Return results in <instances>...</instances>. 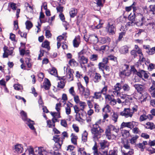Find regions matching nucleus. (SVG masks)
Returning a JSON list of instances; mask_svg holds the SVG:
<instances>
[{
	"label": "nucleus",
	"mask_w": 155,
	"mask_h": 155,
	"mask_svg": "<svg viewBox=\"0 0 155 155\" xmlns=\"http://www.w3.org/2000/svg\"><path fill=\"white\" fill-rule=\"evenodd\" d=\"M91 132L93 135V138L98 140L101 137V134L104 132V130L97 124L93 125V127L91 129Z\"/></svg>",
	"instance_id": "1"
},
{
	"label": "nucleus",
	"mask_w": 155,
	"mask_h": 155,
	"mask_svg": "<svg viewBox=\"0 0 155 155\" xmlns=\"http://www.w3.org/2000/svg\"><path fill=\"white\" fill-rule=\"evenodd\" d=\"M123 82L121 81V83H117L114 87V89L116 91L115 92L117 94L119 93V91L122 89L125 92H128L130 90V87L129 85L127 83L123 84Z\"/></svg>",
	"instance_id": "2"
},
{
	"label": "nucleus",
	"mask_w": 155,
	"mask_h": 155,
	"mask_svg": "<svg viewBox=\"0 0 155 155\" xmlns=\"http://www.w3.org/2000/svg\"><path fill=\"white\" fill-rule=\"evenodd\" d=\"M59 135H56L53 136V140L55 142V146H56V148L57 149H60L62 144V141L60 143V138H59Z\"/></svg>",
	"instance_id": "3"
},
{
	"label": "nucleus",
	"mask_w": 155,
	"mask_h": 155,
	"mask_svg": "<svg viewBox=\"0 0 155 155\" xmlns=\"http://www.w3.org/2000/svg\"><path fill=\"white\" fill-rule=\"evenodd\" d=\"M120 115L122 116H124L126 117H131L133 115L132 112L129 108H125L124 111L120 112Z\"/></svg>",
	"instance_id": "4"
},
{
	"label": "nucleus",
	"mask_w": 155,
	"mask_h": 155,
	"mask_svg": "<svg viewBox=\"0 0 155 155\" xmlns=\"http://www.w3.org/2000/svg\"><path fill=\"white\" fill-rule=\"evenodd\" d=\"M78 60L80 64H83L87 63L88 61V58L84 55L78 56Z\"/></svg>",
	"instance_id": "5"
},
{
	"label": "nucleus",
	"mask_w": 155,
	"mask_h": 155,
	"mask_svg": "<svg viewBox=\"0 0 155 155\" xmlns=\"http://www.w3.org/2000/svg\"><path fill=\"white\" fill-rule=\"evenodd\" d=\"M115 25H110V24H108V28H107V31L109 32V35H113L115 33V30H116Z\"/></svg>",
	"instance_id": "6"
},
{
	"label": "nucleus",
	"mask_w": 155,
	"mask_h": 155,
	"mask_svg": "<svg viewBox=\"0 0 155 155\" xmlns=\"http://www.w3.org/2000/svg\"><path fill=\"white\" fill-rule=\"evenodd\" d=\"M134 86L138 92L140 93V94H142L144 89V87L143 85L140 84H135Z\"/></svg>",
	"instance_id": "7"
},
{
	"label": "nucleus",
	"mask_w": 155,
	"mask_h": 155,
	"mask_svg": "<svg viewBox=\"0 0 155 155\" xmlns=\"http://www.w3.org/2000/svg\"><path fill=\"white\" fill-rule=\"evenodd\" d=\"M41 147H35L34 155H43L42 154V152L44 150Z\"/></svg>",
	"instance_id": "8"
},
{
	"label": "nucleus",
	"mask_w": 155,
	"mask_h": 155,
	"mask_svg": "<svg viewBox=\"0 0 155 155\" xmlns=\"http://www.w3.org/2000/svg\"><path fill=\"white\" fill-rule=\"evenodd\" d=\"M73 70L71 69L69 66H68L66 70V72L68 78L69 79L73 78V74L72 71Z\"/></svg>",
	"instance_id": "9"
},
{
	"label": "nucleus",
	"mask_w": 155,
	"mask_h": 155,
	"mask_svg": "<svg viewBox=\"0 0 155 155\" xmlns=\"http://www.w3.org/2000/svg\"><path fill=\"white\" fill-rule=\"evenodd\" d=\"M146 26L147 27V28L150 30H152L154 31L155 30V23L153 21L150 22L147 24Z\"/></svg>",
	"instance_id": "10"
},
{
	"label": "nucleus",
	"mask_w": 155,
	"mask_h": 155,
	"mask_svg": "<svg viewBox=\"0 0 155 155\" xmlns=\"http://www.w3.org/2000/svg\"><path fill=\"white\" fill-rule=\"evenodd\" d=\"M22 120L25 122L28 121L29 119L27 118V113L23 110H22L20 113Z\"/></svg>",
	"instance_id": "11"
},
{
	"label": "nucleus",
	"mask_w": 155,
	"mask_h": 155,
	"mask_svg": "<svg viewBox=\"0 0 155 155\" xmlns=\"http://www.w3.org/2000/svg\"><path fill=\"white\" fill-rule=\"evenodd\" d=\"M25 123L31 130H35V127L33 126V125L35 124L34 121L31 120L30 119H29Z\"/></svg>",
	"instance_id": "12"
},
{
	"label": "nucleus",
	"mask_w": 155,
	"mask_h": 155,
	"mask_svg": "<svg viewBox=\"0 0 155 155\" xmlns=\"http://www.w3.org/2000/svg\"><path fill=\"white\" fill-rule=\"evenodd\" d=\"M45 84L44 85V88L46 90H48L50 89L51 86V84L50 81L47 78L45 79Z\"/></svg>",
	"instance_id": "13"
},
{
	"label": "nucleus",
	"mask_w": 155,
	"mask_h": 155,
	"mask_svg": "<svg viewBox=\"0 0 155 155\" xmlns=\"http://www.w3.org/2000/svg\"><path fill=\"white\" fill-rule=\"evenodd\" d=\"M77 13V10L75 8H72L71 9L70 12V15L71 18L74 17Z\"/></svg>",
	"instance_id": "14"
},
{
	"label": "nucleus",
	"mask_w": 155,
	"mask_h": 155,
	"mask_svg": "<svg viewBox=\"0 0 155 155\" xmlns=\"http://www.w3.org/2000/svg\"><path fill=\"white\" fill-rule=\"evenodd\" d=\"M14 150L17 152L21 153L23 150V148L21 144H18L15 146Z\"/></svg>",
	"instance_id": "15"
},
{
	"label": "nucleus",
	"mask_w": 155,
	"mask_h": 155,
	"mask_svg": "<svg viewBox=\"0 0 155 155\" xmlns=\"http://www.w3.org/2000/svg\"><path fill=\"white\" fill-rule=\"evenodd\" d=\"M147 126H145V128L146 129L153 130L155 128V125L153 123L148 122L146 123Z\"/></svg>",
	"instance_id": "16"
},
{
	"label": "nucleus",
	"mask_w": 155,
	"mask_h": 155,
	"mask_svg": "<svg viewBox=\"0 0 155 155\" xmlns=\"http://www.w3.org/2000/svg\"><path fill=\"white\" fill-rule=\"evenodd\" d=\"M41 46L43 48H47L48 50L50 49V47L49 46V42L47 40H45L43 42L41 45Z\"/></svg>",
	"instance_id": "17"
},
{
	"label": "nucleus",
	"mask_w": 155,
	"mask_h": 155,
	"mask_svg": "<svg viewBox=\"0 0 155 155\" xmlns=\"http://www.w3.org/2000/svg\"><path fill=\"white\" fill-rule=\"evenodd\" d=\"M101 76L100 74L98 73H96L94 77V81L95 83L98 82L101 80Z\"/></svg>",
	"instance_id": "18"
},
{
	"label": "nucleus",
	"mask_w": 155,
	"mask_h": 155,
	"mask_svg": "<svg viewBox=\"0 0 155 155\" xmlns=\"http://www.w3.org/2000/svg\"><path fill=\"white\" fill-rule=\"evenodd\" d=\"M25 25H26V28L28 30L30 29L32 27L33 25L32 22L31 21L28 20L26 21Z\"/></svg>",
	"instance_id": "19"
},
{
	"label": "nucleus",
	"mask_w": 155,
	"mask_h": 155,
	"mask_svg": "<svg viewBox=\"0 0 155 155\" xmlns=\"http://www.w3.org/2000/svg\"><path fill=\"white\" fill-rule=\"evenodd\" d=\"M100 144L101 148L102 149H104L106 147H108V145L107 144V142L104 140L103 142H100Z\"/></svg>",
	"instance_id": "20"
},
{
	"label": "nucleus",
	"mask_w": 155,
	"mask_h": 155,
	"mask_svg": "<svg viewBox=\"0 0 155 155\" xmlns=\"http://www.w3.org/2000/svg\"><path fill=\"white\" fill-rule=\"evenodd\" d=\"M72 136L71 138V142L72 143L75 145H77V140L78 139V137L74 135L72 133L71 135V137Z\"/></svg>",
	"instance_id": "21"
},
{
	"label": "nucleus",
	"mask_w": 155,
	"mask_h": 155,
	"mask_svg": "<svg viewBox=\"0 0 155 155\" xmlns=\"http://www.w3.org/2000/svg\"><path fill=\"white\" fill-rule=\"evenodd\" d=\"M78 89L80 92L83 93L85 91V88L82 85L81 83H78L77 84Z\"/></svg>",
	"instance_id": "22"
},
{
	"label": "nucleus",
	"mask_w": 155,
	"mask_h": 155,
	"mask_svg": "<svg viewBox=\"0 0 155 155\" xmlns=\"http://www.w3.org/2000/svg\"><path fill=\"white\" fill-rule=\"evenodd\" d=\"M139 138V136L137 135H135V136L133 137L130 140V143L132 144L135 143L137 139Z\"/></svg>",
	"instance_id": "23"
},
{
	"label": "nucleus",
	"mask_w": 155,
	"mask_h": 155,
	"mask_svg": "<svg viewBox=\"0 0 155 155\" xmlns=\"http://www.w3.org/2000/svg\"><path fill=\"white\" fill-rule=\"evenodd\" d=\"M125 127H127L130 128L129 122H123L121 125L120 129H121Z\"/></svg>",
	"instance_id": "24"
},
{
	"label": "nucleus",
	"mask_w": 155,
	"mask_h": 155,
	"mask_svg": "<svg viewBox=\"0 0 155 155\" xmlns=\"http://www.w3.org/2000/svg\"><path fill=\"white\" fill-rule=\"evenodd\" d=\"M136 17V15L135 13H133L132 14L131 13L129 15L128 18V19L130 21H135V18Z\"/></svg>",
	"instance_id": "25"
},
{
	"label": "nucleus",
	"mask_w": 155,
	"mask_h": 155,
	"mask_svg": "<svg viewBox=\"0 0 155 155\" xmlns=\"http://www.w3.org/2000/svg\"><path fill=\"white\" fill-rule=\"evenodd\" d=\"M73 107L75 113H76V114H78L79 116V117L80 119H81V118L80 116V113H79V112L80 111V109H79L78 107L76 105H75Z\"/></svg>",
	"instance_id": "26"
},
{
	"label": "nucleus",
	"mask_w": 155,
	"mask_h": 155,
	"mask_svg": "<svg viewBox=\"0 0 155 155\" xmlns=\"http://www.w3.org/2000/svg\"><path fill=\"white\" fill-rule=\"evenodd\" d=\"M65 83L64 81H61L58 83L57 87L61 89H63L65 86Z\"/></svg>",
	"instance_id": "27"
},
{
	"label": "nucleus",
	"mask_w": 155,
	"mask_h": 155,
	"mask_svg": "<svg viewBox=\"0 0 155 155\" xmlns=\"http://www.w3.org/2000/svg\"><path fill=\"white\" fill-rule=\"evenodd\" d=\"M112 120L114 121V122H117L118 117V115L117 113L114 112L112 115Z\"/></svg>",
	"instance_id": "28"
},
{
	"label": "nucleus",
	"mask_w": 155,
	"mask_h": 155,
	"mask_svg": "<svg viewBox=\"0 0 155 155\" xmlns=\"http://www.w3.org/2000/svg\"><path fill=\"white\" fill-rule=\"evenodd\" d=\"M129 123L130 124V129L134 128V126H137L138 125V123L134 121H132V122H129Z\"/></svg>",
	"instance_id": "29"
},
{
	"label": "nucleus",
	"mask_w": 155,
	"mask_h": 155,
	"mask_svg": "<svg viewBox=\"0 0 155 155\" xmlns=\"http://www.w3.org/2000/svg\"><path fill=\"white\" fill-rule=\"evenodd\" d=\"M98 55L96 54H93L91 55L90 58L91 60L92 61H97L98 59Z\"/></svg>",
	"instance_id": "30"
},
{
	"label": "nucleus",
	"mask_w": 155,
	"mask_h": 155,
	"mask_svg": "<svg viewBox=\"0 0 155 155\" xmlns=\"http://www.w3.org/2000/svg\"><path fill=\"white\" fill-rule=\"evenodd\" d=\"M69 64L71 66L72 64H73L74 66H77L78 65V63L74 59H72L70 60L69 62Z\"/></svg>",
	"instance_id": "31"
},
{
	"label": "nucleus",
	"mask_w": 155,
	"mask_h": 155,
	"mask_svg": "<svg viewBox=\"0 0 155 155\" xmlns=\"http://www.w3.org/2000/svg\"><path fill=\"white\" fill-rule=\"evenodd\" d=\"M108 127L111 130L114 131L117 133L119 131V129H117L114 126L110 125L108 126Z\"/></svg>",
	"instance_id": "32"
},
{
	"label": "nucleus",
	"mask_w": 155,
	"mask_h": 155,
	"mask_svg": "<svg viewBox=\"0 0 155 155\" xmlns=\"http://www.w3.org/2000/svg\"><path fill=\"white\" fill-rule=\"evenodd\" d=\"M144 72V70H142L140 71H137V72L135 74H137L138 76L140 78H142V79L143 80H144V79L142 78L143 77V73Z\"/></svg>",
	"instance_id": "33"
},
{
	"label": "nucleus",
	"mask_w": 155,
	"mask_h": 155,
	"mask_svg": "<svg viewBox=\"0 0 155 155\" xmlns=\"http://www.w3.org/2000/svg\"><path fill=\"white\" fill-rule=\"evenodd\" d=\"M50 73L51 74L54 75L56 77L58 75L57 71L56 68H52L51 70L50 71Z\"/></svg>",
	"instance_id": "34"
},
{
	"label": "nucleus",
	"mask_w": 155,
	"mask_h": 155,
	"mask_svg": "<svg viewBox=\"0 0 155 155\" xmlns=\"http://www.w3.org/2000/svg\"><path fill=\"white\" fill-rule=\"evenodd\" d=\"M101 92H95L94 93V96L93 97L94 98L96 99H100L101 97Z\"/></svg>",
	"instance_id": "35"
},
{
	"label": "nucleus",
	"mask_w": 155,
	"mask_h": 155,
	"mask_svg": "<svg viewBox=\"0 0 155 155\" xmlns=\"http://www.w3.org/2000/svg\"><path fill=\"white\" fill-rule=\"evenodd\" d=\"M118 151L116 149H113L110 150L109 152L108 155H117Z\"/></svg>",
	"instance_id": "36"
},
{
	"label": "nucleus",
	"mask_w": 155,
	"mask_h": 155,
	"mask_svg": "<svg viewBox=\"0 0 155 155\" xmlns=\"http://www.w3.org/2000/svg\"><path fill=\"white\" fill-rule=\"evenodd\" d=\"M66 105L67 107L65 108L66 113L67 115H68L71 113V108L70 105L68 104H67Z\"/></svg>",
	"instance_id": "37"
},
{
	"label": "nucleus",
	"mask_w": 155,
	"mask_h": 155,
	"mask_svg": "<svg viewBox=\"0 0 155 155\" xmlns=\"http://www.w3.org/2000/svg\"><path fill=\"white\" fill-rule=\"evenodd\" d=\"M121 53L123 54H125L128 52V49L127 47L124 46L120 50Z\"/></svg>",
	"instance_id": "38"
},
{
	"label": "nucleus",
	"mask_w": 155,
	"mask_h": 155,
	"mask_svg": "<svg viewBox=\"0 0 155 155\" xmlns=\"http://www.w3.org/2000/svg\"><path fill=\"white\" fill-rule=\"evenodd\" d=\"M73 44L74 47L75 48H78L79 45V43L76 38H75L73 41Z\"/></svg>",
	"instance_id": "39"
},
{
	"label": "nucleus",
	"mask_w": 155,
	"mask_h": 155,
	"mask_svg": "<svg viewBox=\"0 0 155 155\" xmlns=\"http://www.w3.org/2000/svg\"><path fill=\"white\" fill-rule=\"evenodd\" d=\"M132 132L134 134H138L141 133L139 129L137 127H134L132 129Z\"/></svg>",
	"instance_id": "40"
},
{
	"label": "nucleus",
	"mask_w": 155,
	"mask_h": 155,
	"mask_svg": "<svg viewBox=\"0 0 155 155\" xmlns=\"http://www.w3.org/2000/svg\"><path fill=\"white\" fill-rule=\"evenodd\" d=\"M136 3L135 2H134L133 4L130 5V6H128V7H126L125 8V9L126 12H129L130 11L132 8V6H133V5H134L135 4H136Z\"/></svg>",
	"instance_id": "41"
},
{
	"label": "nucleus",
	"mask_w": 155,
	"mask_h": 155,
	"mask_svg": "<svg viewBox=\"0 0 155 155\" xmlns=\"http://www.w3.org/2000/svg\"><path fill=\"white\" fill-rule=\"evenodd\" d=\"M28 150L29 152V154L34 155V149H33L31 146H29V148L28 149Z\"/></svg>",
	"instance_id": "42"
},
{
	"label": "nucleus",
	"mask_w": 155,
	"mask_h": 155,
	"mask_svg": "<svg viewBox=\"0 0 155 155\" xmlns=\"http://www.w3.org/2000/svg\"><path fill=\"white\" fill-rule=\"evenodd\" d=\"M51 34L50 31L48 30H46L45 31V36L47 38H49L51 37Z\"/></svg>",
	"instance_id": "43"
},
{
	"label": "nucleus",
	"mask_w": 155,
	"mask_h": 155,
	"mask_svg": "<svg viewBox=\"0 0 155 155\" xmlns=\"http://www.w3.org/2000/svg\"><path fill=\"white\" fill-rule=\"evenodd\" d=\"M18 33L20 35V36L21 37H24L25 38H27V34L26 33L24 32L23 34H22V32L20 30H19L18 31Z\"/></svg>",
	"instance_id": "44"
},
{
	"label": "nucleus",
	"mask_w": 155,
	"mask_h": 155,
	"mask_svg": "<svg viewBox=\"0 0 155 155\" xmlns=\"http://www.w3.org/2000/svg\"><path fill=\"white\" fill-rule=\"evenodd\" d=\"M63 7L62 6H61L60 5H59L56 8V9L58 12H59L60 13H62L63 12Z\"/></svg>",
	"instance_id": "45"
},
{
	"label": "nucleus",
	"mask_w": 155,
	"mask_h": 155,
	"mask_svg": "<svg viewBox=\"0 0 155 155\" xmlns=\"http://www.w3.org/2000/svg\"><path fill=\"white\" fill-rule=\"evenodd\" d=\"M45 17V15H44V13L42 12V8H41V11L40 13V15L39 16V18L40 19V21L41 23H42V22L41 20V18H44Z\"/></svg>",
	"instance_id": "46"
},
{
	"label": "nucleus",
	"mask_w": 155,
	"mask_h": 155,
	"mask_svg": "<svg viewBox=\"0 0 155 155\" xmlns=\"http://www.w3.org/2000/svg\"><path fill=\"white\" fill-rule=\"evenodd\" d=\"M137 146L140 148L141 149V150L142 151H143L144 149L145 148V147L144 146L142 143H139L137 145Z\"/></svg>",
	"instance_id": "47"
},
{
	"label": "nucleus",
	"mask_w": 155,
	"mask_h": 155,
	"mask_svg": "<svg viewBox=\"0 0 155 155\" xmlns=\"http://www.w3.org/2000/svg\"><path fill=\"white\" fill-rule=\"evenodd\" d=\"M110 60L113 61L115 62L116 63H117V58L111 55L109 57Z\"/></svg>",
	"instance_id": "48"
},
{
	"label": "nucleus",
	"mask_w": 155,
	"mask_h": 155,
	"mask_svg": "<svg viewBox=\"0 0 155 155\" xmlns=\"http://www.w3.org/2000/svg\"><path fill=\"white\" fill-rule=\"evenodd\" d=\"M94 108H95V112H98L99 111L100 108L99 105L95 103L94 104Z\"/></svg>",
	"instance_id": "49"
},
{
	"label": "nucleus",
	"mask_w": 155,
	"mask_h": 155,
	"mask_svg": "<svg viewBox=\"0 0 155 155\" xmlns=\"http://www.w3.org/2000/svg\"><path fill=\"white\" fill-rule=\"evenodd\" d=\"M141 137L146 139L149 138L150 136L146 133H142L141 135Z\"/></svg>",
	"instance_id": "50"
},
{
	"label": "nucleus",
	"mask_w": 155,
	"mask_h": 155,
	"mask_svg": "<svg viewBox=\"0 0 155 155\" xmlns=\"http://www.w3.org/2000/svg\"><path fill=\"white\" fill-rule=\"evenodd\" d=\"M74 96V100L76 104H78L80 101L79 99V96L78 95L73 96Z\"/></svg>",
	"instance_id": "51"
},
{
	"label": "nucleus",
	"mask_w": 155,
	"mask_h": 155,
	"mask_svg": "<svg viewBox=\"0 0 155 155\" xmlns=\"http://www.w3.org/2000/svg\"><path fill=\"white\" fill-rule=\"evenodd\" d=\"M123 147L127 149H130V147L129 144H128V142L127 141L126 143L124 144Z\"/></svg>",
	"instance_id": "52"
},
{
	"label": "nucleus",
	"mask_w": 155,
	"mask_h": 155,
	"mask_svg": "<svg viewBox=\"0 0 155 155\" xmlns=\"http://www.w3.org/2000/svg\"><path fill=\"white\" fill-rule=\"evenodd\" d=\"M59 17L61 21L63 22L65 21V17L63 13H61L59 14Z\"/></svg>",
	"instance_id": "53"
},
{
	"label": "nucleus",
	"mask_w": 155,
	"mask_h": 155,
	"mask_svg": "<svg viewBox=\"0 0 155 155\" xmlns=\"http://www.w3.org/2000/svg\"><path fill=\"white\" fill-rule=\"evenodd\" d=\"M61 124L62 126L64 127H66L67 125V122L64 120H61Z\"/></svg>",
	"instance_id": "54"
},
{
	"label": "nucleus",
	"mask_w": 155,
	"mask_h": 155,
	"mask_svg": "<svg viewBox=\"0 0 155 155\" xmlns=\"http://www.w3.org/2000/svg\"><path fill=\"white\" fill-rule=\"evenodd\" d=\"M99 42L102 44H104L107 42L105 37H101L100 38Z\"/></svg>",
	"instance_id": "55"
},
{
	"label": "nucleus",
	"mask_w": 155,
	"mask_h": 155,
	"mask_svg": "<svg viewBox=\"0 0 155 155\" xmlns=\"http://www.w3.org/2000/svg\"><path fill=\"white\" fill-rule=\"evenodd\" d=\"M99 68L100 69H101L102 70L104 69V68L106 66L105 64H104L102 62L99 63L98 64Z\"/></svg>",
	"instance_id": "56"
},
{
	"label": "nucleus",
	"mask_w": 155,
	"mask_h": 155,
	"mask_svg": "<svg viewBox=\"0 0 155 155\" xmlns=\"http://www.w3.org/2000/svg\"><path fill=\"white\" fill-rule=\"evenodd\" d=\"M125 35V32H121L119 33V36L118 37V40L120 41L121 40L122 38H123V36H124Z\"/></svg>",
	"instance_id": "57"
},
{
	"label": "nucleus",
	"mask_w": 155,
	"mask_h": 155,
	"mask_svg": "<svg viewBox=\"0 0 155 155\" xmlns=\"http://www.w3.org/2000/svg\"><path fill=\"white\" fill-rule=\"evenodd\" d=\"M114 96L113 95H111L109 94H107L106 95L105 97V99H107L109 101H111L113 98L112 97H114Z\"/></svg>",
	"instance_id": "58"
},
{
	"label": "nucleus",
	"mask_w": 155,
	"mask_h": 155,
	"mask_svg": "<svg viewBox=\"0 0 155 155\" xmlns=\"http://www.w3.org/2000/svg\"><path fill=\"white\" fill-rule=\"evenodd\" d=\"M107 91V86H106L104 87L102 90H101V93H103V94L104 95H105L106 94V92Z\"/></svg>",
	"instance_id": "59"
},
{
	"label": "nucleus",
	"mask_w": 155,
	"mask_h": 155,
	"mask_svg": "<svg viewBox=\"0 0 155 155\" xmlns=\"http://www.w3.org/2000/svg\"><path fill=\"white\" fill-rule=\"evenodd\" d=\"M131 54L134 56V57L135 58L137 56V52H136V51L133 50H132L131 51Z\"/></svg>",
	"instance_id": "60"
},
{
	"label": "nucleus",
	"mask_w": 155,
	"mask_h": 155,
	"mask_svg": "<svg viewBox=\"0 0 155 155\" xmlns=\"http://www.w3.org/2000/svg\"><path fill=\"white\" fill-rule=\"evenodd\" d=\"M10 7L13 10H15L17 8L16 4L13 2L11 3L10 4Z\"/></svg>",
	"instance_id": "61"
},
{
	"label": "nucleus",
	"mask_w": 155,
	"mask_h": 155,
	"mask_svg": "<svg viewBox=\"0 0 155 155\" xmlns=\"http://www.w3.org/2000/svg\"><path fill=\"white\" fill-rule=\"evenodd\" d=\"M69 93L73 96H74L75 92L74 90V88L73 87H71L69 90Z\"/></svg>",
	"instance_id": "62"
},
{
	"label": "nucleus",
	"mask_w": 155,
	"mask_h": 155,
	"mask_svg": "<svg viewBox=\"0 0 155 155\" xmlns=\"http://www.w3.org/2000/svg\"><path fill=\"white\" fill-rule=\"evenodd\" d=\"M148 145L150 147L154 146L155 145V140L153 141L150 140L148 142Z\"/></svg>",
	"instance_id": "63"
},
{
	"label": "nucleus",
	"mask_w": 155,
	"mask_h": 155,
	"mask_svg": "<svg viewBox=\"0 0 155 155\" xmlns=\"http://www.w3.org/2000/svg\"><path fill=\"white\" fill-rule=\"evenodd\" d=\"M150 90L153 91V92L152 93V96L153 97L155 98V88L153 86H151L150 88Z\"/></svg>",
	"instance_id": "64"
}]
</instances>
